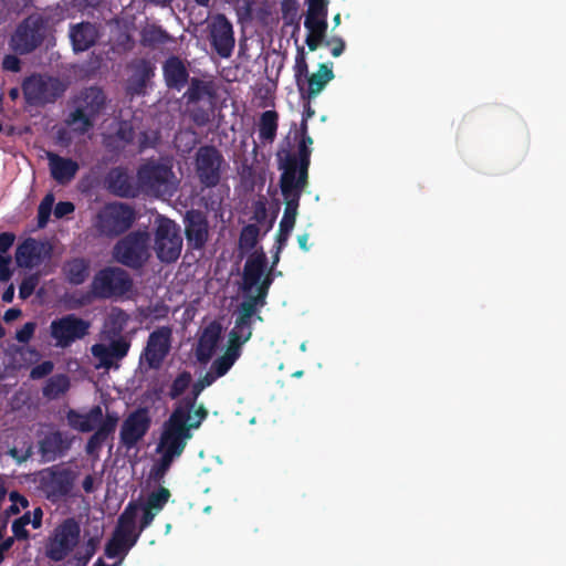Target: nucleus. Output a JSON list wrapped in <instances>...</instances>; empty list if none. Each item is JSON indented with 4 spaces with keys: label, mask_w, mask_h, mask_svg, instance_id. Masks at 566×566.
<instances>
[{
    "label": "nucleus",
    "mask_w": 566,
    "mask_h": 566,
    "mask_svg": "<svg viewBox=\"0 0 566 566\" xmlns=\"http://www.w3.org/2000/svg\"><path fill=\"white\" fill-rule=\"evenodd\" d=\"M208 415V409L203 403L198 405L193 415L174 407L168 419L161 426L156 453L172 461L179 459L193 437L192 431L200 428Z\"/></svg>",
    "instance_id": "nucleus-1"
},
{
    "label": "nucleus",
    "mask_w": 566,
    "mask_h": 566,
    "mask_svg": "<svg viewBox=\"0 0 566 566\" xmlns=\"http://www.w3.org/2000/svg\"><path fill=\"white\" fill-rule=\"evenodd\" d=\"M51 10L35 11L24 18L10 36V49L20 55H27L39 49L54 29Z\"/></svg>",
    "instance_id": "nucleus-2"
},
{
    "label": "nucleus",
    "mask_w": 566,
    "mask_h": 566,
    "mask_svg": "<svg viewBox=\"0 0 566 566\" xmlns=\"http://www.w3.org/2000/svg\"><path fill=\"white\" fill-rule=\"evenodd\" d=\"M106 105V96L102 88L90 86L84 88L75 99V107L67 115L65 123L73 132L84 135L95 124Z\"/></svg>",
    "instance_id": "nucleus-3"
},
{
    "label": "nucleus",
    "mask_w": 566,
    "mask_h": 566,
    "mask_svg": "<svg viewBox=\"0 0 566 566\" xmlns=\"http://www.w3.org/2000/svg\"><path fill=\"white\" fill-rule=\"evenodd\" d=\"M136 178L138 191L150 197H171L177 189L172 166L159 160L148 159L140 165Z\"/></svg>",
    "instance_id": "nucleus-4"
},
{
    "label": "nucleus",
    "mask_w": 566,
    "mask_h": 566,
    "mask_svg": "<svg viewBox=\"0 0 566 566\" xmlns=\"http://www.w3.org/2000/svg\"><path fill=\"white\" fill-rule=\"evenodd\" d=\"M150 234L147 230H135L122 237L113 247V259L134 271L142 270L150 258Z\"/></svg>",
    "instance_id": "nucleus-5"
},
{
    "label": "nucleus",
    "mask_w": 566,
    "mask_h": 566,
    "mask_svg": "<svg viewBox=\"0 0 566 566\" xmlns=\"http://www.w3.org/2000/svg\"><path fill=\"white\" fill-rule=\"evenodd\" d=\"M90 287L95 298H120L133 291L134 281L125 269L105 266L94 274Z\"/></svg>",
    "instance_id": "nucleus-6"
},
{
    "label": "nucleus",
    "mask_w": 566,
    "mask_h": 566,
    "mask_svg": "<svg viewBox=\"0 0 566 566\" xmlns=\"http://www.w3.org/2000/svg\"><path fill=\"white\" fill-rule=\"evenodd\" d=\"M134 208L124 202L105 205L96 214L94 227L102 235L114 238L124 234L135 222Z\"/></svg>",
    "instance_id": "nucleus-7"
},
{
    "label": "nucleus",
    "mask_w": 566,
    "mask_h": 566,
    "mask_svg": "<svg viewBox=\"0 0 566 566\" xmlns=\"http://www.w3.org/2000/svg\"><path fill=\"white\" fill-rule=\"evenodd\" d=\"M77 474L71 468L53 465L43 470L39 488L52 503L76 496L73 492Z\"/></svg>",
    "instance_id": "nucleus-8"
},
{
    "label": "nucleus",
    "mask_w": 566,
    "mask_h": 566,
    "mask_svg": "<svg viewBox=\"0 0 566 566\" xmlns=\"http://www.w3.org/2000/svg\"><path fill=\"white\" fill-rule=\"evenodd\" d=\"M80 537V524L73 517L64 520L49 537L45 546L46 557L53 562H62L77 546Z\"/></svg>",
    "instance_id": "nucleus-9"
},
{
    "label": "nucleus",
    "mask_w": 566,
    "mask_h": 566,
    "mask_svg": "<svg viewBox=\"0 0 566 566\" xmlns=\"http://www.w3.org/2000/svg\"><path fill=\"white\" fill-rule=\"evenodd\" d=\"M22 91L29 105L42 106L61 97L65 86L56 77L33 74L23 81Z\"/></svg>",
    "instance_id": "nucleus-10"
},
{
    "label": "nucleus",
    "mask_w": 566,
    "mask_h": 566,
    "mask_svg": "<svg viewBox=\"0 0 566 566\" xmlns=\"http://www.w3.org/2000/svg\"><path fill=\"white\" fill-rule=\"evenodd\" d=\"M155 252L164 263L176 262L181 253L182 238L179 226L168 219L161 218L155 230Z\"/></svg>",
    "instance_id": "nucleus-11"
},
{
    "label": "nucleus",
    "mask_w": 566,
    "mask_h": 566,
    "mask_svg": "<svg viewBox=\"0 0 566 566\" xmlns=\"http://www.w3.org/2000/svg\"><path fill=\"white\" fill-rule=\"evenodd\" d=\"M91 323L75 314H66L54 318L50 324V336L54 340V346L67 348L76 340L83 339L88 335Z\"/></svg>",
    "instance_id": "nucleus-12"
},
{
    "label": "nucleus",
    "mask_w": 566,
    "mask_h": 566,
    "mask_svg": "<svg viewBox=\"0 0 566 566\" xmlns=\"http://www.w3.org/2000/svg\"><path fill=\"white\" fill-rule=\"evenodd\" d=\"M224 158L212 145L198 148L195 158L196 175L205 188H214L220 184Z\"/></svg>",
    "instance_id": "nucleus-13"
},
{
    "label": "nucleus",
    "mask_w": 566,
    "mask_h": 566,
    "mask_svg": "<svg viewBox=\"0 0 566 566\" xmlns=\"http://www.w3.org/2000/svg\"><path fill=\"white\" fill-rule=\"evenodd\" d=\"M312 149L304 144L297 145L296 153H286L281 159L280 168L282 174L280 181L308 186V168L311 164Z\"/></svg>",
    "instance_id": "nucleus-14"
},
{
    "label": "nucleus",
    "mask_w": 566,
    "mask_h": 566,
    "mask_svg": "<svg viewBox=\"0 0 566 566\" xmlns=\"http://www.w3.org/2000/svg\"><path fill=\"white\" fill-rule=\"evenodd\" d=\"M151 426V417L146 407L132 411L123 421L119 431L120 444L130 450L147 434Z\"/></svg>",
    "instance_id": "nucleus-15"
},
{
    "label": "nucleus",
    "mask_w": 566,
    "mask_h": 566,
    "mask_svg": "<svg viewBox=\"0 0 566 566\" xmlns=\"http://www.w3.org/2000/svg\"><path fill=\"white\" fill-rule=\"evenodd\" d=\"M172 331L169 326H161L151 332L140 355L150 369H159L170 352Z\"/></svg>",
    "instance_id": "nucleus-16"
},
{
    "label": "nucleus",
    "mask_w": 566,
    "mask_h": 566,
    "mask_svg": "<svg viewBox=\"0 0 566 566\" xmlns=\"http://www.w3.org/2000/svg\"><path fill=\"white\" fill-rule=\"evenodd\" d=\"M209 42L222 59H229L235 45L232 23L224 14H217L209 24Z\"/></svg>",
    "instance_id": "nucleus-17"
},
{
    "label": "nucleus",
    "mask_w": 566,
    "mask_h": 566,
    "mask_svg": "<svg viewBox=\"0 0 566 566\" xmlns=\"http://www.w3.org/2000/svg\"><path fill=\"white\" fill-rule=\"evenodd\" d=\"M130 348V342L125 336L112 337L108 345L94 344L91 353L98 360L97 367L109 369L117 366L116 363L125 358Z\"/></svg>",
    "instance_id": "nucleus-18"
},
{
    "label": "nucleus",
    "mask_w": 566,
    "mask_h": 566,
    "mask_svg": "<svg viewBox=\"0 0 566 566\" xmlns=\"http://www.w3.org/2000/svg\"><path fill=\"white\" fill-rule=\"evenodd\" d=\"M184 223L188 247L192 250L203 249L209 238V224L205 213L197 209L188 210Z\"/></svg>",
    "instance_id": "nucleus-19"
},
{
    "label": "nucleus",
    "mask_w": 566,
    "mask_h": 566,
    "mask_svg": "<svg viewBox=\"0 0 566 566\" xmlns=\"http://www.w3.org/2000/svg\"><path fill=\"white\" fill-rule=\"evenodd\" d=\"M280 188L285 202V209L279 226L293 230L296 222L301 196L307 187L280 181Z\"/></svg>",
    "instance_id": "nucleus-20"
},
{
    "label": "nucleus",
    "mask_w": 566,
    "mask_h": 566,
    "mask_svg": "<svg viewBox=\"0 0 566 566\" xmlns=\"http://www.w3.org/2000/svg\"><path fill=\"white\" fill-rule=\"evenodd\" d=\"M105 185L109 192L120 198H136L139 195L138 185L123 167L112 168L106 177Z\"/></svg>",
    "instance_id": "nucleus-21"
},
{
    "label": "nucleus",
    "mask_w": 566,
    "mask_h": 566,
    "mask_svg": "<svg viewBox=\"0 0 566 566\" xmlns=\"http://www.w3.org/2000/svg\"><path fill=\"white\" fill-rule=\"evenodd\" d=\"M268 258L263 251L252 253L245 261L242 274V291L250 293L266 274Z\"/></svg>",
    "instance_id": "nucleus-22"
},
{
    "label": "nucleus",
    "mask_w": 566,
    "mask_h": 566,
    "mask_svg": "<svg viewBox=\"0 0 566 566\" xmlns=\"http://www.w3.org/2000/svg\"><path fill=\"white\" fill-rule=\"evenodd\" d=\"M163 75L166 86L176 91H181L190 80L187 66L177 55H171L165 60Z\"/></svg>",
    "instance_id": "nucleus-23"
},
{
    "label": "nucleus",
    "mask_w": 566,
    "mask_h": 566,
    "mask_svg": "<svg viewBox=\"0 0 566 566\" xmlns=\"http://www.w3.org/2000/svg\"><path fill=\"white\" fill-rule=\"evenodd\" d=\"M188 88L184 93V98L187 105L197 104L207 99L209 104L213 105L218 96V87L214 81H205L199 77H191L188 81Z\"/></svg>",
    "instance_id": "nucleus-24"
},
{
    "label": "nucleus",
    "mask_w": 566,
    "mask_h": 566,
    "mask_svg": "<svg viewBox=\"0 0 566 566\" xmlns=\"http://www.w3.org/2000/svg\"><path fill=\"white\" fill-rule=\"evenodd\" d=\"M99 38L98 28L91 22H81L70 28V39L75 52L91 49Z\"/></svg>",
    "instance_id": "nucleus-25"
},
{
    "label": "nucleus",
    "mask_w": 566,
    "mask_h": 566,
    "mask_svg": "<svg viewBox=\"0 0 566 566\" xmlns=\"http://www.w3.org/2000/svg\"><path fill=\"white\" fill-rule=\"evenodd\" d=\"M49 167L52 178L59 185H67L71 182L80 169L75 160L62 157L57 154H49Z\"/></svg>",
    "instance_id": "nucleus-26"
},
{
    "label": "nucleus",
    "mask_w": 566,
    "mask_h": 566,
    "mask_svg": "<svg viewBox=\"0 0 566 566\" xmlns=\"http://www.w3.org/2000/svg\"><path fill=\"white\" fill-rule=\"evenodd\" d=\"M221 336V325L217 322L210 323L205 327L198 339L196 350L197 359L200 363H208L216 352L218 342Z\"/></svg>",
    "instance_id": "nucleus-27"
},
{
    "label": "nucleus",
    "mask_w": 566,
    "mask_h": 566,
    "mask_svg": "<svg viewBox=\"0 0 566 566\" xmlns=\"http://www.w3.org/2000/svg\"><path fill=\"white\" fill-rule=\"evenodd\" d=\"M334 78L332 67L326 63H321L316 73L308 75L305 80L304 94H300L302 99L315 98Z\"/></svg>",
    "instance_id": "nucleus-28"
},
{
    "label": "nucleus",
    "mask_w": 566,
    "mask_h": 566,
    "mask_svg": "<svg viewBox=\"0 0 566 566\" xmlns=\"http://www.w3.org/2000/svg\"><path fill=\"white\" fill-rule=\"evenodd\" d=\"M69 449V444L63 438L62 432L54 431L45 434L39 441V452L45 462L55 461L62 457Z\"/></svg>",
    "instance_id": "nucleus-29"
},
{
    "label": "nucleus",
    "mask_w": 566,
    "mask_h": 566,
    "mask_svg": "<svg viewBox=\"0 0 566 566\" xmlns=\"http://www.w3.org/2000/svg\"><path fill=\"white\" fill-rule=\"evenodd\" d=\"M103 418V410L101 406H94L86 413H80L76 410L71 409L67 412L69 424L81 432H91Z\"/></svg>",
    "instance_id": "nucleus-30"
},
{
    "label": "nucleus",
    "mask_w": 566,
    "mask_h": 566,
    "mask_svg": "<svg viewBox=\"0 0 566 566\" xmlns=\"http://www.w3.org/2000/svg\"><path fill=\"white\" fill-rule=\"evenodd\" d=\"M217 379L212 376V373L207 371L201 378H199L191 386V390L188 395L181 397L176 403L175 408H180L184 412L193 415L197 409V400L202 390L211 386Z\"/></svg>",
    "instance_id": "nucleus-31"
},
{
    "label": "nucleus",
    "mask_w": 566,
    "mask_h": 566,
    "mask_svg": "<svg viewBox=\"0 0 566 566\" xmlns=\"http://www.w3.org/2000/svg\"><path fill=\"white\" fill-rule=\"evenodd\" d=\"M304 27L307 30L305 43L311 51H315L326 40L327 18L305 17Z\"/></svg>",
    "instance_id": "nucleus-32"
},
{
    "label": "nucleus",
    "mask_w": 566,
    "mask_h": 566,
    "mask_svg": "<svg viewBox=\"0 0 566 566\" xmlns=\"http://www.w3.org/2000/svg\"><path fill=\"white\" fill-rule=\"evenodd\" d=\"M42 245L29 238L18 245L15 262L21 268H31L41 261Z\"/></svg>",
    "instance_id": "nucleus-33"
},
{
    "label": "nucleus",
    "mask_w": 566,
    "mask_h": 566,
    "mask_svg": "<svg viewBox=\"0 0 566 566\" xmlns=\"http://www.w3.org/2000/svg\"><path fill=\"white\" fill-rule=\"evenodd\" d=\"M175 42V39L161 25L147 23L140 31V44L144 48H157Z\"/></svg>",
    "instance_id": "nucleus-34"
},
{
    "label": "nucleus",
    "mask_w": 566,
    "mask_h": 566,
    "mask_svg": "<svg viewBox=\"0 0 566 566\" xmlns=\"http://www.w3.org/2000/svg\"><path fill=\"white\" fill-rule=\"evenodd\" d=\"M133 74L129 84L136 93L143 92L148 81L155 75V66L146 59H139L132 65Z\"/></svg>",
    "instance_id": "nucleus-35"
},
{
    "label": "nucleus",
    "mask_w": 566,
    "mask_h": 566,
    "mask_svg": "<svg viewBox=\"0 0 566 566\" xmlns=\"http://www.w3.org/2000/svg\"><path fill=\"white\" fill-rule=\"evenodd\" d=\"M137 543V536L127 537L118 532L113 533L112 537L105 545V555L108 558L123 557Z\"/></svg>",
    "instance_id": "nucleus-36"
},
{
    "label": "nucleus",
    "mask_w": 566,
    "mask_h": 566,
    "mask_svg": "<svg viewBox=\"0 0 566 566\" xmlns=\"http://www.w3.org/2000/svg\"><path fill=\"white\" fill-rule=\"evenodd\" d=\"M90 264L83 258H75L69 261L64 266L67 281L73 285H80L88 276Z\"/></svg>",
    "instance_id": "nucleus-37"
},
{
    "label": "nucleus",
    "mask_w": 566,
    "mask_h": 566,
    "mask_svg": "<svg viewBox=\"0 0 566 566\" xmlns=\"http://www.w3.org/2000/svg\"><path fill=\"white\" fill-rule=\"evenodd\" d=\"M70 389V379L65 374H57L50 377L43 389L42 394L45 398L54 400L60 398Z\"/></svg>",
    "instance_id": "nucleus-38"
},
{
    "label": "nucleus",
    "mask_w": 566,
    "mask_h": 566,
    "mask_svg": "<svg viewBox=\"0 0 566 566\" xmlns=\"http://www.w3.org/2000/svg\"><path fill=\"white\" fill-rule=\"evenodd\" d=\"M129 322V315L119 307H113L106 321V333L111 337L123 336L125 327Z\"/></svg>",
    "instance_id": "nucleus-39"
},
{
    "label": "nucleus",
    "mask_w": 566,
    "mask_h": 566,
    "mask_svg": "<svg viewBox=\"0 0 566 566\" xmlns=\"http://www.w3.org/2000/svg\"><path fill=\"white\" fill-rule=\"evenodd\" d=\"M279 115L275 111H265L260 117L259 138L272 143L277 132Z\"/></svg>",
    "instance_id": "nucleus-40"
},
{
    "label": "nucleus",
    "mask_w": 566,
    "mask_h": 566,
    "mask_svg": "<svg viewBox=\"0 0 566 566\" xmlns=\"http://www.w3.org/2000/svg\"><path fill=\"white\" fill-rule=\"evenodd\" d=\"M240 350H237L235 347L228 346L226 353L213 360L209 373H212L216 379L224 376L240 357Z\"/></svg>",
    "instance_id": "nucleus-41"
},
{
    "label": "nucleus",
    "mask_w": 566,
    "mask_h": 566,
    "mask_svg": "<svg viewBox=\"0 0 566 566\" xmlns=\"http://www.w3.org/2000/svg\"><path fill=\"white\" fill-rule=\"evenodd\" d=\"M308 65L305 60L304 49L300 48L295 57L294 76L300 94H304L305 80L308 76Z\"/></svg>",
    "instance_id": "nucleus-42"
},
{
    "label": "nucleus",
    "mask_w": 566,
    "mask_h": 566,
    "mask_svg": "<svg viewBox=\"0 0 566 566\" xmlns=\"http://www.w3.org/2000/svg\"><path fill=\"white\" fill-rule=\"evenodd\" d=\"M260 229L256 224L250 223L242 228L239 237V248L242 251L252 250L256 243L259 238Z\"/></svg>",
    "instance_id": "nucleus-43"
},
{
    "label": "nucleus",
    "mask_w": 566,
    "mask_h": 566,
    "mask_svg": "<svg viewBox=\"0 0 566 566\" xmlns=\"http://www.w3.org/2000/svg\"><path fill=\"white\" fill-rule=\"evenodd\" d=\"M192 376L188 370H184L177 375L170 385L168 396L170 399L180 398L185 391L190 387Z\"/></svg>",
    "instance_id": "nucleus-44"
},
{
    "label": "nucleus",
    "mask_w": 566,
    "mask_h": 566,
    "mask_svg": "<svg viewBox=\"0 0 566 566\" xmlns=\"http://www.w3.org/2000/svg\"><path fill=\"white\" fill-rule=\"evenodd\" d=\"M300 3L297 0H282L281 12L284 22L289 25L300 28L301 17L298 14Z\"/></svg>",
    "instance_id": "nucleus-45"
},
{
    "label": "nucleus",
    "mask_w": 566,
    "mask_h": 566,
    "mask_svg": "<svg viewBox=\"0 0 566 566\" xmlns=\"http://www.w3.org/2000/svg\"><path fill=\"white\" fill-rule=\"evenodd\" d=\"M170 497L168 489L160 486L157 491L151 492L146 501V506L156 513L160 512Z\"/></svg>",
    "instance_id": "nucleus-46"
},
{
    "label": "nucleus",
    "mask_w": 566,
    "mask_h": 566,
    "mask_svg": "<svg viewBox=\"0 0 566 566\" xmlns=\"http://www.w3.org/2000/svg\"><path fill=\"white\" fill-rule=\"evenodd\" d=\"M54 203V196L53 193H48L41 201L38 208V226L40 228H44L49 220L52 212V207Z\"/></svg>",
    "instance_id": "nucleus-47"
},
{
    "label": "nucleus",
    "mask_w": 566,
    "mask_h": 566,
    "mask_svg": "<svg viewBox=\"0 0 566 566\" xmlns=\"http://www.w3.org/2000/svg\"><path fill=\"white\" fill-rule=\"evenodd\" d=\"M251 336L252 331H247L244 327L238 329L237 325H234L229 334V347H235L237 350L241 352V346L247 343Z\"/></svg>",
    "instance_id": "nucleus-48"
},
{
    "label": "nucleus",
    "mask_w": 566,
    "mask_h": 566,
    "mask_svg": "<svg viewBox=\"0 0 566 566\" xmlns=\"http://www.w3.org/2000/svg\"><path fill=\"white\" fill-rule=\"evenodd\" d=\"M109 437L104 434L96 428V431L90 437L85 446V451L88 455H98L99 450Z\"/></svg>",
    "instance_id": "nucleus-49"
},
{
    "label": "nucleus",
    "mask_w": 566,
    "mask_h": 566,
    "mask_svg": "<svg viewBox=\"0 0 566 566\" xmlns=\"http://www.w3.org/2000/svg\"><path fill=\"white\" fill-rule=\"evenodd\" d=\"M109 437L104 434L96 428V431L90 437L85 446V451L88 455H98L99 450Z\"/></svg>",
    "instance_id": "nucleus-50"
},
{
    "label": "nucleus",
    "mask_w": 566,
    "mask_h": 566,
    "mask_svg": "<svg viewBox=\"0 0 566 566\" xmlns=\"http://www.w3.org/2000/svg\"><path fill=\"white\" fill-rule=\"evenodd\" d=\"M109 437L104 434L96 428V431L90 437L85 446V451L88 455H98L99 450Z\"/></svg>",
    "instance_id": "nucleus-51"
},
{
    "label": "nucleus",
    "mask_w": 566,
    "mask_h": 566,
    "mask_svg": "<svg viewBox=\"0 0 566 566\" xmlns=\"http://www.w3.org/2000/svg\"><path fill=\"white\" fill-rule=\"evenodd\" d=\"M109 437L104 434L96 428V431L90 437L85 446V451L88 455H98L99 450Z\"/></svg>",
    "instance_id": "nucleus-52"
},
{
    "label": "nucleus",
    "mask_w": 566,
    "mask_h": 566,
    "mask_svg": "<svg viewBox=\"0 0 566 566\" xmlns=\"http://www.w3.org/2000/svg\"><path fill=\"white\" fill-rule=\"evenodd\" d=\"M306 17L327 18L329 4L328 0H306Z\"/></svg>",
    "instance_id": "nucleus-53"
},
{
    "label": "nucleus",
    "mask_w": 566,
    "mask_h": 566,
    "mask_svg": "<svg viewBox=\"0 0 566 566\" xmlns=\"http://www.w3.org/2000/svg\"><path fill=\"white\" fill-rule=\"evenodd\" d=\"M172 463H174L172 460L159 455L158 460L155 462V464L151 468L150 476L155 481L163 480L165 478V475L167 474V472L169 471Z\"/></svg>",
    "instance_id": "nucleus-54"
},
{
    "label": "nucleus",
    "mask_w": 566,
    "mask_h": 566,
    "mask_svg": "<svg viewBox=\"0 0 566 566\" xmlns=\"http://www.w3.org/2000/svg\"><path fill=\"white\" fill-rule=\"evenodd\" d=\"M118 419L119 418L116 412H107L105 418H102L96 428L107 437H112L116 430Z\"/></svg>",
    "instance_id": "nucleus-55"
},
{
    "label": "nucleus",
    "mask_w": 566,
    "mask_h": 566,
    "mask_svg": "<svg viewBox=\"0 0 566 566\" xmlns=\"http://www.w3.org/2000/svg\"><path fill=\"white\" fill-rule=\"evenodd\" d=\"M115 136L117 139L123 142L124 144L133 143L135 138V130L130 122L122 120L118 124V127L115 132Z\"/></svg>",
    "instance_id": "nucleus-56"
},
{
    "label": "nucleus",
    "mask_w": 566,
    "mask_h": 566,
    "mask_svg": "<svg viewBox=\"0 0 566 566\" xmlns=\"http://www.w3.org/2000/svg\"><path fill=\"white\" fill-rule=\"evenodd\" d=\"M38 283L39 279L36 275L24 277L19 286V297L22 300L29 298L33 294Z\"/></svg>",
    "instance_id": "nucleus-57"
},
{
    "label": "nucleus",
    "mask_w": 566,
    "mask_h": 566,
    "mask_svg": "<svg viewBox=\"0 0 566 566\" xmlns=\"http://www.w3.org/2000/svg\"><path fill=\"white\" fill-rule=\"evenodd\" d=\"M54 369V364L51 360H44L35 365L31 371L30 377L32 379H41L50 375Z\"/></svg>",
    "instance_id": "nucleus-58"
},
{
    "label": "nucleus",
    "mask_w": 566,
    "mask_h": 566,
    "mask_svg": "<svg viewBox=\"0 0 566 566\" xmlns=\"http://www.w3.org/2000/svg\"><path fill=\"white\" fill-rule=\"evenodd\" d=\"M36 328L35 322H27L20 329L15 333V339L19 343L27 344L31 340L34 335Z\"/></svg>",
    "instance_id": "nucleus-59"
},
{
    "label": "nucleus",
    "mask_w": 566,
    "mask_h": 566,
    "mask_svg": "<svg viewBox=\"0 0 566 566\" xmlns=\"http://www.w3.org/2000/svg\"><path fill=\"white\" fill-rule=\"evenodd\" d=\"M323 44L326 46H332L331 53L334 57L340 56L343 54V52L345 51V46H346L345 41L338 36H333L331 39H326L323 42Z\"/></svg>",
    "instance_id": "nucleus-60"
},
{
    "label": "nucleus",
    "mask_w": 566,
    "mask_h": 566,
    "mask_svg": "<svg viewBox=\"0 0 566 566\" xmlns=\"http://www.w3.org/2000/svg\"><path fill=\"white\" fill-rule=\"evenodd\" d=\"M136 511L137 506L134 503H128L123 513L118 517L120 524H133L136 525Z\"/></svg>",
    "instance_id": "nucleus-61"
},
{
    "label": "nucleus",
    "mask_w": 566,
    "mask_h": 566,
    "mask_svg": "<svg viewBox=\"0 0 566 566\" xmlns=\"http://www.w3.org/2000/svg\"><path fill=\"white\" fill-rule=\"evenodd\" d=\"M2 67L6 71L17 73L21 70V61L17 55L7 54L2 60Z\"/></svg>",
    "instance_id": "nucleus-62"
},
{
    "label": "nucleus",
    "mask_w": 566,
    "mask_h": 566,
    "mask_svg": "<svg viewBox=\"0 0 566 566\" xmlns=\"http://www.w3.org/2000/svg\"><path fill=\"white\" fill-rule=\"evenodd\" d=\"M75 206L71 201H60L54 207V216L57 219L64 218L65 216L74 212Z\"/></svg>",
    "instance_id": "nucleus-63"
},
{
    "label": "nucleus",
    "mask_w": 566,
    "mask_h": 566,
    "mask_svg": "<svg viewBox=\"0 0 566 566\" xmlns=\"http://www.w3.org/2000/svg\"><path fill=\"white\" fill-rule=\"evenodd\" d=\"M292 229L279 226V231L275 237V248L281 252L287 243Z\"/></svg>",
    "instance_id": "nucleus-64"
}]
</instances>
